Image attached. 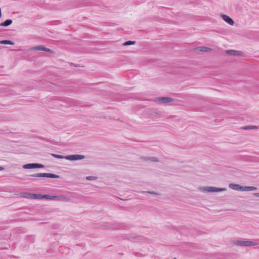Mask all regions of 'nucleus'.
<instances>
[{"instance_id": "obj_1", "label": "nucleus", "mask_w": 259, "mask_h": 259, "mask_svg": "<svg viewBox=\"0 0 259 259\" xmlns=\"http://www.w3.org/2000/svg\"><path fill=\"white\" fill-rule=\"evenodd\" d=\"M51 155L55 158L59 159H65L70 161H75L82 160L85 158V156L83 155L74 154V155H69L66 156H63L58 155L56 154L52 153Z\"/></svg>"}, {"instance_id": "obj_2", "label": "nucleus", "mask_w": 259, "mask_h": 259, "mask_svg": "<svg viewBox=\"0 0 259 259\" xmlns=\"http://www.w3.org/2000/svg\"><path fill=\"white\" fill-rule=\"evenodd\" d=\"M235 244L240 246H249L258 245L259 243L255 241L237 240L235 242Z\"/></svg>"}, {"instance_id": "obj_3", "label": "nucleus", "mask_w": 259, "mask_h": 259, "mask_svg": "<svg viewBox=\"0 0 259 259\" xmlns=\"http://www.w3.org/2000/svg\"><path fill=\"white\" fill-rule=\"evenodd\" d=\"M31 177H42L49 178H58L59 176L51 173H37L29 175Z\"/></svg>"}, {"instance_id": "obj_4", "label": "nucleus", "mask_w": 259, "mask_h": 259, "mask_svg": "<svg viewBox=\"0 0 259 259\" xmlns=\"http://www.w3.org/2000/svg\"><path fill=\"white\" fill-rule=\"evenodd\" d=\"M201 190L204 192H216L225 191L226 190V189L225 188H217L214 187H205L202 188Z\"/></svg>"}, {"instance_id": "obj_5", "label": "nucleus", "mask_w": 259, "mask_h": 259, "mask_svg": "<svg viewBox=\"0 0 259 259\" xmlns=\"http://www.w3.org/2000/svg\"><path fill=\"white\" fill-rule=\"evenodd\" d=\"M221 17L223 18V19L227 23H228L230 25H233L234 24V21L232 20V18H231L230 17H229L227 15H226L225 14H221Z\"/></svg>"}, {"instance_id": "obj_6", "label": "nucleus", "mask_w": 259, "mask_h": 259, "mask_svg": "<svg viewBox=\"0 0 259 259\" xmlns=\"http://www.w3.org/2000/svg\"><path fill=\"white\" fill-rule=\"evenodd\" d=\"M53 200H57V201H68L70 200V198L64 196V195H57L54 196Z\"/></svg>"}, {"instance_id": "obj_7", "label": "nucleus", "mask_w": 259, "mask_h": 259, "mask_svg": "<svg viewBox=\"0 0 259 259\" xmlns=\"http://www.w3.org/2000/svg\"><path fill=\"white\" fill-rule=\"evenodd\" d=\"M172 99L169 97H161V98H157L156 99L157 102H158L159 103H163L170 102L172 101Z\"/></svg>"}, {"instance_id": "obj_8", "label": "nucleus", "mask_w": 259, "mask_h": 259, "mask_svg": "<svg viewBox=\"0 0 259 259\" xmlns=\"http://www.w3.org/2000/svg\"><path fill=\"white\" fill-rule=\"evenodd\" d=\"M257 188L254 186H241V191H254Z\"/></svg>"}, {"instance_id": "obj_9", "label": "nucleus", "mask_w": 259, "mask_h": 259, "mask_svg": "<svg viewBox=\"0 0 259 259\" xmlns=\"http://www.w3.org/2000/svg\"><path fill=\"white\" fill-rule=\"evenodd\" d=\"M241 186L238 184L231 183L229 185V187L233 190L236 191H240L241 190Z\"/></svg>"}, {"instance_id": "obj_10", "label": "nucleus", "mask_w": 259, "mask_h": 259, "mask_svg": "<svg viewBox=\"0 0 259 259\" xmlns=\"http://www.w3.org/2000/svg\"><path fill=\"white\" fill-rule=\"evenodd\" d=\"M46 49V47L44 46H35L32 48H31L29 50L30 51H45Z\"/></svg>"}, {"instance_id": "obj_11", "label": "nucleus", "mask_w": 259, "mask_h": 259, "mask_svg": "<svg viewBox=\"0 0 259 259\" xmlns=\"http://www.w3.org/2000/svg\"><path fill=\"white\" fill-rule=\"evenodd\" d=\"M227 54H228L231 55L233 56H237L240 54V52L238 51H235V50H227L226 51Z\"/></svg>"}, {"instance_id": "obj_12", "label": "nucleus", "mask_w": 259, "mask_h": 259, "mask_svg": "<svg viewBox=\"0 0 259 259\" xmlns=\"http://www.w3.org/2000/svg\"><path fill=\"white\" fill-rule=\"evenodd\" d=\"M35 163L26 164L23 165V168L24 169H32L35 167Z\"/></svg>"}, {"instance_id": "obj_13", "label": "nucleus", "mask_w": 259, "mask_h": 259, "mask_svg": "<svg viewBox=\"0 0 259 259\" xmlns=\"http://www.w3.org/2000/svg\"><path fill=\"white\" fill-rule=\"evenodd\" d=\"M31 195H32V193H27V192L21 193L20 194V195L21 197H24V198H30V199H31Z\"/></svg>"}, {"instance_id": "obj_14", "label": "nucleus", "mask_w": 259, "mask_h": 259, "mask_svg": "<svg viewBox=\"0 0 259 259\" xmlns=\"http://www.w3.org/2000/svg\"><path fill=\"white\" fill-rule=\"evenodd\" d=\"M12 23V20L11 19H7L3 23L1 24V26H8Z\"/></svg>"}, {"instance_id": "obj_15", "label": "nucleus", "mask_w": 259, "mask_h": 259, "mask_svg": "<svg viewBox=\"0 0 259 259\" xmlns=\"http://www.w3.org/2000/svg\"><path fill=\"white\" fill-rule=\"evenodd\" d=\"M0 44L13 45L14 42L10 40H3L0 41Z\"/></svg>"}, {"instance_id": "obj_16", "label": "nucleus", "mask_w": 259, "mask_h": 259, "mask_svg": "<svg viewBox=\"0 0 259 259\" xmlns=\"http://www.w3.org/2000/svg\"><path fill=\"white\" fill-rule=\"evenodd\" d=\"M31 199H42V195L38 194L32 193Z\"/></svg>"}, {"instance_id": "obj_17", "label": "nucleus", "mask_w": 259, "mask_h": 259, "mask_svg": "<svg viewBox=\"0 0 259 259\" xmlns=\"http://www.w3.org/2000/svg\"><path fill=\"white\" fill-rule=\"evenodd\" d=\"M54 196L50 195H42V199L53 200Z\"/></svg>"}, {"instance_id": "obj_18", "label": "nucleus", "mask_w": 259, "mask_h": 259, "mask_svg": "<svg viewBox=\"0 0 259 259\" xmlns=\"http://www.w3.org/2000/svg\"><path fill=\"white\" fill-rule=\"evenodd\" d=\"M85 179L88 181H93L96 180L97 179V177L95 176H87Z\"/></svg>"}, {"instance_id": "obj_19", "label": "nucleus", "mask_w": 259, "mask_h": 259, "mask_svg": "<svg viewBox=\"0 0 259 259\" xmlns=\"http://www.w3.org/2000/svg\"><path fill=\"white\" fill-rule=\"evenodd\" d=\"M34 166H35L34 168H44L45 167V165H44L42 164H40V163H35Z\"/></svg>"}, {"instance_id": "obj_20", "label": "nucleus", "mask_w": 259, "mask_h": 259, "mask_svg": "<svg viewBox=\"0 0 259 259\" xmlns=\"http://www.w3.org/2000/svg\"><path fill=\"white\" fill-rule=\"evenodd\" d=\"M135 44V41L128 40V41L125 42L123 45L124 46H128V45H134Z\"/></svg>"}, {"instance_id": "obj_21", "label": "nucleus", "mask_w": 259, "mask_h": 259, "mask_svg": "<svg viewBox=\"0 0 259 259\" xmlns=\"http://www.w3.org/2000/svg\"><path fill=\"white\" fill-rule=\"evenodd\" d=\"M208 49H209L208 48L201 47V48H200V49L199 50V51H203V52H206V51H207Z\"/></svg>"}, {"instance_id": "obj_22", "label": "nucleus", "mask_w": 259, "mask_h": 259, "mask_svg": "<svg viewBox=\"0 0 259 259\" xmlns=\"http://www.w3.org/2000/svg\"><path fill=\"white\" fill-rule=\"evenodd\" d=\"M259 129V126L250 125V130H257Z\"/></svg>"}, {"instance_id": "obj_23", "label": "nucleus", "mask_w": 259, "mask_h": 259, "mask_svg": "<svg viewBox=\"0 0 259 259\" xmlns=\"http://www.w3.org/2000/svg\"><path fill=\"white\" fill-rule=\"evenodd\" d=\"M242 129L244 130H250V125L249 126H245L241 127Z\"/></svg>"}, {"instance_id": "obj_24", "label": "nucleus", "mask_w": 259, "mask_h": 259, "mask_svg": "<svg viewBox=\"0 0 259 259\" xmlns=\"http://www.w3.org/2000/svg\"><path fill=\"white\" fill-rule=\"evenodd\" d=\"M45 51L47 52H49V53H53V50H51V49H50L49 48H47L46 47V49L45 50Z\"/></svg>"}, {"instance_id": "obj_25", "label": "nucleus", "mask_w": 259, "mask_h": 259, "mask_svg": "<svg viewBox=\"0 0 259 259\" xmlns=\"http://www.w3.org/2000/svg\"><path fill=\"white\" fill-rule=\"evenodd\" d=\"M149 159L153 161H158V158H156V157H152V158H149Z\"/></svg>"}, {"instance_id": "obj_26", "label": "nucleus", "mask_w": 259, "mask_h": 259, "mask_svg": "<svg viewBox=\"0 0 259 259\" xmlns=\"http://www.w3.org/2000/svg\"><path fill=\"white\" fill-rule=\"evenodd\" d=\"M253 195L255 196L259 197V193H253Z\"/></svg>"}, {"instance_id": "obj_27", "label": "nucleus", "mask_w": 259, "mask_h": 259, "mask_svg": "<svg viewBox=\"0 0 259 259\" xmlns=\"http://www.w3.org/2000/svg\"><path fill=\"white\" fill-rule=\"evenodd\" d=\"M148 193L151 194H156V193L154 192H148Z\"/></svg>"}, {"instance_id": "obj_28", "label": "nucleus", "mask_w": 259, "mask_h": 259, "mask_svg": "<svg viewBox=\"0 0 259 259\" xmlns=\"http://www.w3.org/2000/svg\"><path fill=\"white\" fill-rule=\"evenodd\" d=\"M4 169V167L0 166V170H3Z\"/></svg>"}, {"instance_id": "obj_29", "label": "nucleus", "mask_w": 259, "mask_h": 259, "mask_svg": "<svg viewBox=\"0 0 259 259\" xmlns=\"http://www.w3.org/2000/svg\"><path fill=\"white\" fill-rule=\"evenodd\" d=\"M137 238H133V240H137Z\"/></svg>"}]
</instances>
